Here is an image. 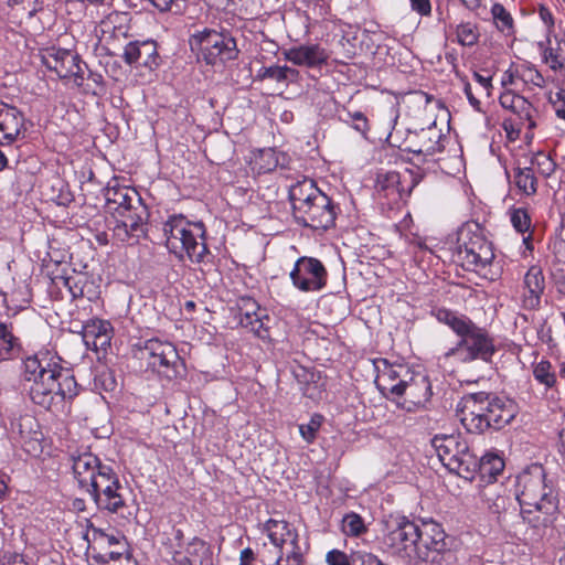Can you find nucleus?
Wrapping results in <instances>:
<instances>
[{"label":"nucleus","mask_w":565,"mask_h":565,"mask_svg":"<svg viewBox=\"0 0 565 565\" xmlns=\"http://www.w3.org/2000/svg\"><path fill=\"white\" fill-rule=\"evenodd\" d=\"M152 4L160 11H168L171 9L174 0H150Z\"/></svg>","instance_id":"nucleus-64"},{"label":"nucleus","mask_w":565,"mask_h":565,"mask_svg":"<svg viewBox=\"0 0 565 565\" xmlns=\"http://www.w3.org/2000/svg\"><path fill=\"white\" fill-rule=\"evenodd\" d=\"M74 61H77V54L64 49L51 47L42 55V63L60 78L70 77Z\"/></svg>","instance_id":"nucleus-28"},{"label":"nucleus","mask_w":565,"mask_h":565,"mask_svg":"<svg viewBox=\"0 0 565 565\" xmlns=\"http://www.w3.org/2000/svg\"><path fill=\"white\" fill-rule=\"evenodd\" d=\"M533 375L546 388H552L556 384V374L553 371L552 363L547 360H542L534 365Z\"/></svg>","instance_id":"nucleus-42"},{"label":"nucleus","mask_w":565,"mask_h":565,"mask_svg":"<svg viewBox=\"0 0 565 565\" xmlns=\"http://www.w3.org/2000/svg\"><path fill=\"white\" fill-rule=\"evenodd\" d=\"M125 21H103L102 29L104 32H115L116 28H121Z\"/></svg>","instance_id":"nucleus-61"},{"label":"nucleus","mask_w":565,"mask_h":565,"mask_svg":"<svg viewBox=\"0 0 565 565\" xmlns=\"http://www.w3.org/2000/svg\"><path fill=\"white\" fill-rule=\"evenodd\" d=\"M518 414V405L505 396L491 392H477L463 395L457 405V416L467 431L482 434L500 430L509 425Z\"/></svg>","instance_id":"nucleus-2"},{"label":"nucleus","mask_w":565,"mask_h":565,"mask_svg":"<svg viewBox=\"0 0 565 565\" xmlns=\"http://www.w3.org/2000/svg\"><path fill=\"white\" fill-rule=\"evenodd\" d=\"M279 556L276 559L277 565H302L303 552L299 541H291L277 546Z\"/></svg>","instance_id":"nucleus-38"},{"label":"nucleus","mask_w":565,"mask_h":565,"mask_svg":"<svg viewBox=\"0 0 565 565\" xmlns=\"http://www.w3.org/2000/svg\"><path fill=\"white\" fill-rule=\"evenodd\" d=\"M0 565H28V563L21 554L6 553L0 559Z\"/></svg>","instance_id":"nucleus-56"},{"label":"nucleus","mask_w":565,"mask_h":565,"mask_svg":"<svg viewBox=\"0 0 565 565\" xmlns=\"http://www.w3.org/2000/svg\"><path fill=\"white\" fill-rule=\"evenodd\" d=\"M22 352V343L14 334L12 322L0 321V362L18 359Z\"/></svg>","instance_id":"nucleus-31"},{"label":"nucleus","mask_w":565,"mask_h":565,"mask_svg":"<svg viewBox=\"0 0 565 565\" xmlns=\"http://www.w3.org/2000/svg\"><path fill=\"white\" fill-rule=\"evenodd\" d=\"M141 359L147 360L148 366L159 375L172 380L184 370V363L175 347L167 341L150 339L140 351Z\"/></svg>","instance_id":"nucleus-12"},{"label":"nucleus","mask_w":565,"mask_h":565,"mask_svg":"<svg viewBox=\"0 0 565 565\" xmlns=\"http://www.w3.org/2000/svg\"><path fill=\"white\" fill-rule=\"evenodd\" d=\"M266 321H269V317L263 313L259 309L258 311H249L242 313L239 323L243 328L247 329L252 333H254L259 339L269 338V329L266 326Z\"/></svg>","instance_id":"nucleus-36"},{"label":"nucleus","mask_w":565,"mask_h":565,"mask_svg":"<svg viewBox=\"0 0 565 565\" xmlns=\"http://www.w3.org/2000/svg\"><path fill=\"white\" fill-rule=\"evenodd\" d=\"M107 465L100 462L99 458L92 452H83L77 456H72V469L79 488L87 489V487L95 480L97 473L102 472V468Z\"/></svg>","instance_id":"nucleus-25"},{"label":"nucleus","mask_w":565,"mask_h":565,"mask_svg":"<svg viewBox=\"0 0 565 565\" xmlns=\"http://www.w3.org/2000/svg\"><path fill=\"white\" fill-rule=\"evenodd\" d=\"M521 120L527 121V128L533 129L536 124L533 119V114L536 111L532 104L523 96L516 99L515 108L512 110Z\"/></svg>","instance_id":"nucleus-47"},{"label":"nucleus","mask_w":565,"mask_h":565,"mask_svg":"<svg viewBox=\"0 0 565 565\" xmlns=\"http://www.w3.org/2000/svg\"><path fill=\"white\" fill-rule=\"evenodd\" d=\"M557 100L554 102V108L556 116L563 120H565V102H564V92L556 93Z\"/></svg>","instance_id":"nucleus-58"},{"label":"nucleus","mask_w":565,"mask_h":565,"mask_svg":"<svg viewBox=\"0 0 565 565\" xmlns=\"http://www.w3.org/2000/svg\"><path fill=\"white\" fill-rule=\"evenodd\" d=\"M411 8L423 17H428L431 13L430 0H409Z\"/></svg>","instance_id":"nucleus-53"},{"label":"nucleus","mask_w":565,"mask_h":565,"mask_svg":"<svg viewBox=\"0 0 565 565\" xmlns=\"http://www.w3.org/2000/svg\"><path fill=\"white\" fill-rule=\"evenodd\" d=\"M86 67H87V65L85 63H83L81 61L79 56L77 55V61L73 62L72 72H70V77L71 76L74 77V83L77 86H82L83 85L84 75H85V68Z\"/></svg>","instance_id":"nucleus-52"},{"label":"nucleus","mask_w":565,"mask_h":565,"mask_svg":"<svg viewBox=\"0 0 565 565\" xmlns=\"http://www.w3.org/2000/svg\"><path fill=\"white\" fill-rule=\"evenodd\" d=\"M455 256L467 270L484 268L494 258L492 244L478 223H466L458 232Z\"/></svg>","instance_id":"nucleus-6"},{"label":"nucleus","mask_w":565,"mask_h":565,"mask_svg":"<svg viewBox=\"0 0 565 565\" xmlns=\"http://www.w3.org/2000/svg\"><path fill=\"white\" fill-rule=\"evenodd\" d=\"M349 118L354 122L353 128L363 136L369 131V120L362 111L348 113Z\"/></svg>","instance_id":"nucleus-51"},{"label":"nucleus","mask_w":565,"mask_h":565,"mask_svg":"<svg viewBox=\"0 0 565 565\" xmlns=\"http://www.w3.org/2000/svg\"><path fill=\"white\" fill-rule=\"evenodd\" d=\"M94 543L88 546L89 552L97 551V547H114L120 541H126L124 535L107 534L100 529H93Z\"/></svg>","instance_id":"nucleus-45"},{"label":"nucleus","mask_w":565,"mask_h":565,"mask_svg":"<svg viewBox=\"0 0 565 565\" xmlns=\"http://www.w3.org/2000/svg\"><path fill=\"white\" fill-rule=\"evenodd\" d=\"M337 206L331 198L321 192L315 199L300 209L294 218L297 224L309 227L315 231H327L334 226L337 217Z\"/></svg>","instance_id":"nucleus-14"},{"label":"nucleus","mask_w":565,"mask_h":565,"mask_svg":"<svg viewBox=\"0 0 565 565\" xmlns=\"http://www.w3.org/2000/svg\"><path fill=\"white\" fill-rule=\"evenodd\" d=\"M124 490V486L110 466L102 468V472L97 473L86 489L96 507L109 513H122L127 508Z\"/></svg>","instance_id":"nucleus-11"},{"label":"nucleus","mask_w":565,"mask_h":565,"mask_svg":"<svg viewBox=\"0 0 565 565\" xmlns=\"http://www.w3.org/2000/svg\"><path fill=\"white\" fill-rule=\"evenodd\" d=\"M270 542L277 547L291 541H299L297 530L285 520L269 519L264 525Z\"/></svg>","instance_id":"nucleus-33"},{"label":"nucleus","mask_w":565,"mask_h":565,"mask_svg":"<svg viewBox=\"0 0 565 565\" xmlns=\"http://www.w3.org/2000/svg\"><path fill=\"white\" fill-rule=\"evenodd\" d=\"M299 77V71L287 65L263 66L258 70L256 78L259 81L273 79L277 83H294Z\"/></svg>","instance_id":"nucleus-34"},{"label":"nucleus","mask_w":565,"mask_h":565,"mask_svg":"<svg viewBox=\"0 0 565 565\" xmlns=\"http://www.w3.org/2000/svg\"><path fill=\"white\" fill-rule=\"evenodd\" d=\"M384 369L381 370L376 376V386L385 396L392 395L401 397L403 383L406 382L402 373L404 372L407 375L408 370L403 365H391L386 361H384Z\"/></svg>","instance_id":"nucleus-27"},{"label":"nucleus","mask_w":565,"mask_h":565,"mask_svg":"<svg viewBox=\"0 0 565 565\" xmlns=\"http://www.w3.org/2000/svg\"><path fill=\"white\" fill-rule=\"evenodd\" d=\"M289 277L298 290L315 292L327 286L328 271L318 258L302 256L296 260Z\"/></svg>","instance_id":"nucleus-16"},{"label":"nucleus","mask_w":565,"mask_h":565,"mask_svg":"<svg viewBox=\"0 0 565 565\" xmlns=\"http://www.w3.org/2000/svg\"><path fill=\"white\" fill-rule=\"evenodd\" d=\"M100 379H103L102 382L106 391H114L116 388L117 383L113 372L109 371L102 373Z\"/></svg>","instance_id":"nucleus-59"},{"label":"nucleus","mask_w":565,"mask_h":565,"mask_svg":"<svg viewBox=\"0 0 565 565\" xmlns=\"http://www.w3.org/2000/svg\"><path fill=\"white\" fill-rule=\"evenodd\" d=\"M513 179L522 194L533 196L537 192V179L532 168H515Z\"/></svg>","instance_id":"nucleus-37"},{"label":"nucleus","mask_w":565,"mask_h":565,"mask_svg":"<svg viewBox=\"0 0 565 565\" xmlns=\"http://www.w3.org/2000/svg\"><path fill=\"white\" fill-rule=\"evenodd\" d=\"M545 290V277L540 266H531L523 278L522 308L525 310H539L542 295Z\"/></svg>","instance_id":"nucleus-20"},{"label":"nucleus","mask_w":565,"mask_h":565,"mask_svg":"<svg viewBox=\"0 0 565 565\" xmlns=\"http://www.w3.org/2000/svg\"><path fill=\"white\" fill-rule=\"evenodd\" d=\"M431 446L450 472L466 480L475 479L476 455L460 435H436L431 439Z\"/></svg>","instance_id":"nucleus-8"},{"label":"nucleus","mask_w":565,"mask_h":565,"mask_svg":"<svg viewBox=\"0 0 565 565\" xmlns=\"http://www.w3.org/2000/svg\"><path fill=\"white\" fill-rule=\"evenodd\" d=\"M422 178L419 170L380 172L376 177L375 190L380 196L387 200L388 205L398 204L401 201L407 200Z\"/></svg>","instance_id":"nucleus-13"},{"label":"nucleus","mask_w":565,"mask_h":565,"mask_svg":"<svg viewBox=\"0 0 565 565\" xmlns=\"http://www.w3.org/2000/svg\"><path fill=\"white\" fill-rule=\"evenodd\" d=\"M24 130V114L15 106L0 102V146L12 145Z\"/></svg>","instance_id":"nucleus-17"},{"label":"nucleus","mask_w":565,"mask_h":565,"mask_svg":"<svg viewBox=\"0 0 565 565\" xmlns=\"http://www.w3.org/2000/svg\"><path fill=\"white\" fill-rule=\"evenodd\" d=\"M463 92L470 103V105L476 109V110H480V100L477 99L475 97V95L472 94V88H471V85L469 83H466L465 84V87H463Z\"/></svg>","instance_id":"nucleus-60"},{"label":"nucleus","mask_w":565,"mask_h":565,"mask_svg":"<svg viewBox=\"0 0 565 565\" xmlns=\"http://www.w3.org/2000/svg\"><path fill=\"white\" fill-rule=\"evenodd\" d=\"M90 554L99 565H137L127 541H120L114 547H97V551L90 552Z\"/></svg>","instance_id":"nucleus-29"},{"label":"nucleus","mask_w":565,"mask_h":565,"mask_svg":"<svg viewBox=\"0 0 565 565\" xmlns=\"http://www.w3.org/2000/svg\"><path fill=\"white\" fill-rule=\"evenodd\" d=\"M9 431L12 438L23 446L39 443L43 436L38 419L30 414L13 417Z\"/></svg>","instance_id":"nucleus-26"},{"label":"nucleus","mask_w":565,"mask_h":565,"mask_svg":"<svg viewBox=\"0 0 565 565\" xmlns=\"http://www.w3.org/2000/svg\"><path fill=\"white\" fill-rule=\"evenodd\" d=\"M491 15L497 29L507 34L512 35L514 33V20L511 13L501 3H494L491 7Z\"/></svg>","instance_id":"nucleus-40"},{"label":"nucleus","mask_w":565,"mask_h":565,"mask_svg":"<svg viewBox=\"0 0 565 565\" xmlns=\"http://www.w3.org/2000/svg\"><path fill=\"white\" fill-rule=\"evenodd\" d=\"M539 47L543 50L544 62L548 63L553 71H562L565 67V54L559 43L552 47L551 39L547 36L545 42H539Z\"/></svg>","instance_id":"nucleus-39"},{"label":"nucleus","mask_w":565,"mask_h":565,"mask_svg":"<svg viewBox=\"0 0 565 565\" xmlns=\"http://www.w3.org/2000/svg\"><path fill=\"white\" fill-rule=\"evenodd\" d=\"M411 561L416 565H455L456 553L447 542V534L440 524L423 522L420 539Z\"/></svg>","instance_id":"nucleus-7"},{"label":"nucleus","mask_w":565,"mask_h":565,"mask_svg":"<svg viewBox=\"0 0 565 565\" xmlns=\"http://www.w3.org/2000/svg\"><path fill=\"white\" fill-rule=\"evenodd\" d=\"M119 217L120 220L117 221L113 230L116 239L122 243L130 239L138 242L140 237L146 235L148 220H138L135 215Z\"/></svg>","instance_id":"nucleus-30"},{"label":"nucleus","mask_w":565,"mask_h":565,"mask_svg":"<svg viewBox=\"0 0 565 565\" xmlns=\"http://www.w3.org/2000/svg\"><path fill=\"white\" fill-rule=\"evenodd\" d=\"M402 396L405 397V403L409 404L405 407L408 412L425 408L433 396L429 377L423 374L412 375L409 381L403 383Z\"/></svg>","instance_id":"nucleus-19"},{"label":"nucleus","mask_w":565,"mask_h":565,"mask_svg":"<svg viewBox=\"0 0 565 565\" xmlns=\"http://www.w3.org/2000/svg\"><path fill=\"white\" fill-rule=\"evenodd\" d=\"M189 44L191 50L196 51L210 65L236 60L239 52L236 40L230 33L207 28L193 33L189 39Z\"/></svg>","instance_id":"nucleus-9"},{"label":"nucleus","mask_w":565,"mask_h":565,"mask_svg":"<svg viewBox=\"0 0 565 565\" xmlns=\"http://www.w3.org/2000/svg\"><path fill=\"white\" fill-rule=\"evenodd\" d=\"M60 358L49 354L33 355L24 360V380L31 382V401L50 412H62L66 402L78 395L79 386Z\"/></svg>","instance_id":"nucleus-1"},{"label":"nucleus","mask_w":565,"mask_h":565,"mask_svg":"<svg viewBox=\"0 0 565 565\" xmlns=\"http://www.w3.org/2000/svg\"><path fill=\"white\" fill-rule=\"evenodd\" d=\"M172 559L175 565H213V551L200 537H193L183 550H174Z\"/></svg>","instance_id":"nucleus-21"},{"label":"nucleus","mask_w":565,"mask_h":565,"mask_svg":"<svg viewBox=\"0 0 565 565\" xmlns=\"http://www.w3.org/2000/svg\"><path fill=\"white\" fill-rule=\"evenodd\" d=\"M122 57L129 65L145 66L150 70L157 67L160 60L157 43L152 40L129 42L125 46Z\"/></svg>","instance_id":"nucleus-22"},{"label":"nucleus","mask_w":565,"mask_h":565,"mask_svg":"<svg viewBox=\"0 0 565 565\" xmlns=\"http://www.w3.org/2000/svg\"><path fill=\"white\" fill-rule=\"evenodd\" d=\"M342 531L348 536H360L366 533L367 527L360 514L350 512L342 519Z\"/></svg>","instance_id":"nucleus-43"},{"label":"nucleus","mask_w":565,"mask_h":565,"mask_svg":"<svg viewBox=\"0 0 565 565\" xmlns=\"http://www.w3.org/2000/svg\"><path fill=\"white\" fill-rule=\"evenodd\" d=\"M172 539H169V547L171 550V554L174 550H183L182 541L184 539L183 531L181 529L173 527L172 529Z\"/></svg>","instance_id":"nucleus-57"},{"label":"nucleus","mask_w":565,"mask_h":565,"mask_svg":"<svg viewBox=\"0 0 565 565\" xmlns=\"http://www.w3.org/2000/svg\"><path fill=\"white\" fill-rule=\"evenodd\" d=\"M531 163L536 166L539 172L544 177H551L556 169V163L554 162V160L551 158L550 154H546L543 151L536 152L533 156Z\"/></svg>","instance_id":"nucleus-48"},{"label":"nucleus","mask_w":565,"mask_h":565,"mask_svg":"<svg viewBox=\"0 0 565 565\" xmlns=\"http://www.w3.org/2000/svg\"><path fill=\"white\" fill-rule=\"evenodd\" d=\"M529 81L534 84L535 86L542 87L545 83L544 77L542 74L537 71H530V77Z\"/></svg>","instance_id":"nucleus-63"},{"label":"nucleus","mask_w":565,"mask_h":565,"mask_svg":"<svg viewBox=\"0 0 565 565\" xmlns=\"http://www.w3.org/2000/svg\"><path fill=\"white\" fill-rule=\"evenodd\" d=\"M537 12H539L541 20L546 25L547 32L551 33L554 28V18H553L551 10L547 7H545L544 4H540Z\"/></svg>","instance_id":"nucleus-55"},{"label":"nucleus","mask_w":565,"mask_h":565,"mask_svg":"<svg viewBox=\"0 0 565 565\" xmlns=\"http://www.w3.org/2000/svg\"><path fill=\"white\" fill-rule=\"evenodd\" d=\"M438 321L447 324L459 338L455 347L446 353V358H456L463 363L477 360L489 363L497 352L493 337L484 328L477 326L466 316L439 308L436 310Z\"/></svg>","instance_id":"nucleus-3"},{"label":"nucleus","mask_w":565,"mask_h":565,"mask_svg":"<svg viewBox=\"0 0 565 565\" xmlns=\"http://www.w3.org/2000/svg\"><path fill=\"white\" fill-rule=\"evenodd\" d=\"M504 461L501 457L488 454L481 458L476 455L475 475L479 473L482 479L488 478L489 481L497 480V477L503 471Z\"/></svg>","instance_id":"nucleus-35"},{"label":"nucleus","mask_w":565,"mask_h":565,"mask_svg":"<svg viewBox=\"0 0 565 565\" xmlns=\"http://www.w3.org/2000/svg\"><path fill=\"white\" fill-rule=\"evenodd\" d=\"M422 529L423 522L418 524L404 515L391 516L385 522L383 544L392 554L411 561L416 551L417 541L420 539Z\"/></svg>","instance_id":"nucleus-10"},{"label":"nucleus","mask_w":565,"mask_h":565,"mask_svg":"<svg viewBox=\"0 0 565 565\" xmlns=\"http://www.w3.org/2000/svg\"><path fill=\"white\" fill-rule=\"evenodd\" d=\"M473 78L481 85L483 86V88L486 90H489L492 85H491V77L489 76H483L477 72L473 73Z\"/></svg>","instance_id":"nucleus-62"},{"label":"nucleus","mask_w":565,"mask_h":565,"mask_svg":"<svg viewBox=\"0 0 565 565\" xmlns=\"http://www.w3.org/2000/svg\"><path fill=\"white\" fill-rule=\"evenodd\" d=\"M323 416L320 414H313L308 424L299 426L301 437L309 444L313 443L319 428L321 427Z\"/></svg>","instance_id":"nucleus-49"},{"label":"nucleus","mask_w":565,"mask_h":565,"mask_svg":"<svg viewBox=\"0 0 565 565\" xmlns=\"http://www.w3.org/2000/svg\"><path fill=\"white\" fill-rule=\"evenodd\" d=\"M321 192L322 191L316 185L315 181L307 178L290 185L288 198L291 203L292 215L302 209L309 200L311 201Z\"/></svg>","instance_id":"nucleus-32"},{"label":"nucleus","mask_w":565,"mask_h":565,"mask_svg":"<svg viewBox=\"0 0 565 565\" xmlns=\"http://www.w3.org/2000/svg\"><path fill=\"white\" fill-rule=\"evenodd\" d=\"M520 97L521 95L514 94L511 90H507L501 94L499 102L503 108L513 110L515 108L516 99Z\"/></svg>","instance_id":"nucleus-54"},{"label":"nucleus","mask_w":565,"mask_h":565,"mask_svg":"<svg viewBox=\"0 0 565 565\" xmlns=\"http://www.w3.org/2000/svg\"><path fill=\"white\" fill-rule=\"evenodd\" d=\"M86 277L82 274H76L72 276H56L53 278V282L58 285L60 282L67 288L70 291L72 299L83 298L85 296V285Z\"/></svg>","instance_id":"nucleus-41"},{"label":"nucleus","mask_w":565,"mask_h":565,"mask_svg":"<svg viewBox=\"0 0 565 565\" xmlns=\"http://www.w3.org/2000/svg\"><path fill=\"white\" fill-rule=\"evenodd\" d=\"M510 220L512 226L519 233H526L531 227V216L524 207H513L510 210Z\"/></svg>","instance_id":"nucleus-46"},{"label":"nucleus","mask_w":565,"mask_h":565,"mask_svg":"<svg viewBox=\"0 0 565 565\" xmlns=\"http://www.w3.org/2000/svg\"><path fill=\"white\" fill-rule=\"evenodd\" d=\"M458 43L463 46H472L478 43L479 30L477 24L472 22H462L456 28Z\"/></svg>","instance_id":"nucleus-44"},{"label":"nucleus","mask_w":565,"mask_h":565,"mask_svg":"<svg viewBox=\"0 0 565 565\" xmlns=\"http://www.w3.org/2000/svg\"><path fill=\"white\" fill-rule=\"evenodd\" d=\"M166 245L179 260L188 258L193 264L212 263L213 255L206 244V230L202 222H191L174 214L163 223Z\"/></svg>","instance_id":"nucleus-4"},{"label":"nucleus","mask_w":565,"mask_h":565,"mask_svg":"<svg viewBox=\"0 0 565 565\" xmlns=\"http://www.w3.org/2000/svg\"><path fill=\"white\" fill-rule=\"evenodd\" d=\"M286 61L297 66L317 67L326 64L328 54L319 44H302L282 52Z\"/></svg>","instance_id":"nucleus-24"},{"label":"nucleus","mask_w":565,"mask_h":565,"mask_svg":"<svg viewBox=\"0 0 565 565\" xmlns=\"http://www.w3.org/2000/svg\"><path fill=\"white\" fill-rule=\"evenodd\" d=\"M106 209L118 216L135 215L148 220L149 211L138 191L130 186H108L105 192Z\"/></svg>","instance_id":"nucleus-15"},{"label":"nucleus","mask_w":565,"mask_h":565,"mask_svg":"<svg viewBox=\"0 0 565 565\" xmlns=\"http://www.w3.org/2000/svg\"><path fill=\"white\" fill-rule=\"evenodd\" d=\"M111 333L113 328L108 321L96 320L83 327L82 338L88 350L105 354L110 348Z\"/></svg>","instance_id":"nucleus-23"},{"label":"nucleus","mask_w":565,"mask_h":565,"mask_svg":"<svg viewBox=\"0 0 565 565\" xmlns=\"http://www.w3.org/2000/svg\"><path fill=\"white\" fill-rule=\"evenodd\" d=\"M328 565H351V553L348 555L340 550H331L326 555Z\"/></svg>","instance_id":"nucleus-50"},{"label":"nucleus","mask_w":565,"mask_h":565,"mask_svg":"<svg viewBox=\"0 0 565 565\" xmlns=\"http://www.w3.org/2000/svg\"><path fill=\"white\" fill-rule=\"evenodd\" d=\"M516 499L522 508L523 524L526 521L524 514L540 512L551 516L558 508L557 492L540 463H533L518 475Z\"/></svg>","instance_id":"nucleus-5"},{"label":"nucleus","mask_w":565,"mask_h":565,"mask_svg":"<svg viewBox=\"0 0 565 565\" xmlns=\"http://www.w3.org/2000/svg\"><path fill=\"white\" fill-rule=\"evenodd\" d=\"M406 143L405 150L417 156L430 157L444 150L443 135L435 122L416 131Z\"/></svg>","instance_id":"nucleus-18"}]
</instances>
